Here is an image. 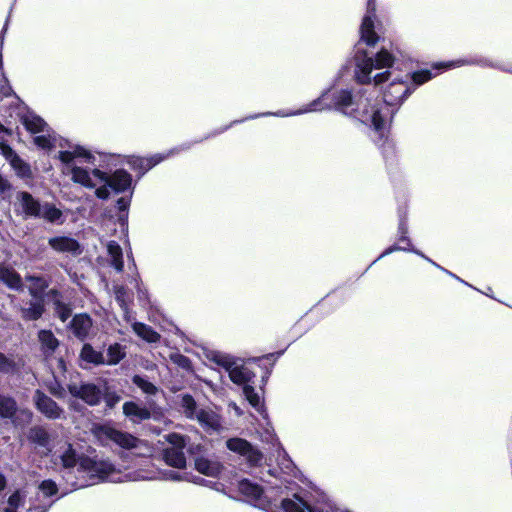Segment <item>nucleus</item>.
I'll list each match as a JSON object with an SVG mask.
<instances>
[{
    "instance_id": "obj_1",
    "label": "nucleus",
    "mask_w": 512,
    "mask_h": 512,
    "mask_svg": "<svg viewBox=\"0 0 512 512\" xmlns=\"http://www.w3.org/2000/svg\"><path fill=\"white\" fill-rule=\"evenodd\" d=\"M375 0H368L367 12L363 18L360 27V41L355 48V68L354 78L359 84H371L374 86L382 85L383 83L390 81L386 87L383 95V99H379L373 92L372 105L378 107H386L389 112L387 123L392 119L395 113V108L400 106L404 100L414 91V86L410 82V75L392 77L390 71H384L372 76L373 69L390 68L394 63L393 55L386 49L380 50L375 57L368 56L366 51L362 48V44L365 43L368 46H373L379 40V36L375 32Z\"/></svg>"
},
{
    "instance_id": "obj_2",
    "label": "nucleus",
    "mask_w": 512,
    "mask_h": 512,
    "mask_svg": "<svg viewBox=\"0 0 512 512\" xmlns=\"http://www.w3.org/2000/svg\"><path fill=\"white\" fill-rule=\"evenodd\" d=\"M58 159L63 174L71 176L74 183L96 188L95 194L99 199H107L111 190L120 193L131 187L132 177L127 171L119 169L109 175L101 170L102 155L82 146H69L67 150L59 151Z\"/></svg>"
},
{
    "instance_id": "obj_3",
    "label": "nucleus",
    "mask_w": 512,
    "mask_h": 512,
    "mask_svg": "<svg viewBox=\"0 0 512 512\" xmlns=\"http://www.w3.org/2000/svg\"><path fill=\"white\" fill-rule=\"evenodd\" d=\"M373 92L370 88H361L356 93L348 89H329L320 97L313 100L305 107L289 113L276 112L251 116L254 119L259 116L273 115L278 117L296 116L309 112L336 109L341 113L354 117L366 125L372 126L381 135L387 126L389 112L386 107L372 105Z\"/></svg>"
},
{
    "instance_id": "obj_4",
    "label": "nucleus",
    "mask_w": 512,
    "mask_h": 512,
    "mask_svg": "<svg viewBox=\"0 0 512 512\" xmlns=\"http://www.w3.org/2000/svg\"><path fill=\"white\" fill-rule=\"evenodd\" d=\"M62 451L58 457L65 469L74 468L79 462L77 471L89 477L90 482L80 483L77 487H84L94 484L96 481L124 482V481H145L156 479V474L152 470H135L122 473L115 466L106 460H95L92 458L78 459L75 450L70 443L64 442Z\"/></svg>"
},
{
    "instance_id": "obj_5",
    "label": "nucleus",
    "mask_w": 512,
    "mask_h": 512,
    "mask_svg": "<svg viewBox=\"0 0 512 512\" xmlns=\"http://www.w3.org/2000/svg\"><path fill=\"white\" fill-rule=\"evenodd\" d=\"M205 355L210 362L225 369L234 384L243 387L245 398L256 411L260 413L264 411L262 396L251 385L255 373L244 364L242 359L216 350L207 351Z\"/></svg>"
},
{
    "instance_id": "obj_6",
    "label": "nucleus",
    "mask_w": 512,
    "mask_h": 512,
    "mask_svg": "<svg viewBox=\"0 0 512 512\" xmlns=\"http://www.w3.org/2000/svg\"><path fill=\"white\" fill-rule=\"evenodd\" d=\"M21 121L30 133L35 134L34 143L39 148L50 150L57 145L56 136L40 116L28 111L23 114Z\"/></svg>"
},
{
    "instance_id": "obj_7",
    "label": "nucleus",
    "mask_w": 512,
    "mask_h": 512,
    "mask_svg": "<svg viewBox=\"0 0 512 512\" xmlns=\"http://www.w3.org/2000/svg\"><path fill=\"white\" fill-rule=\"evenodd\" d=\"M104 435L107 439L119 447L127 450H134L137 456H150L153 453V448L147 442L140 440L133 435L117 430L115 428L106 427L103 429Z\"/></svg>"
},
{
    "instance_id": "obj_8",
    "label": "nucleus",
    "mask_w": 512,
    "mask_h": 512,
    "mask_svg": "<svg viewBox=\"0 0 512 512\" xmlns=\"http://www.w3.org/2000/svg\"><path fill=\"white\" fill-rule=\"evenodd\" d=\"M166 440L169 444L163 451V459L167 465L182 469L186 466V457L184 454V448L186 446V440L182 435L171 433L166 436Z\"/></svg>"
},
{
    "instance_id": "obj_9",
    "label": "nucleus",
    "mask_w": 512,
    "mask_h": 512,
    "mask_svg": "<svg viewBox=\"0 0 512 512\" xmlns=\"http://www.w3.org/2000/svg\"><path fill=\"white\" fill-rule=\"evenodd\" d=\"M0 417L12 419L15 425H20L22 422L31 421L32 412L28 409L18 410L16 401L12 397L0 393Z\"/></svg>"
},
{
    "instance_id": "obj_10",
    "label": "nucleus",
    "mask_w": 512,
    "mask_h": 512,
    "mask_svg": "<svg viewBox=\"0 0 512 512\" xmlns=\"http://www.w3.org/2000/svg\"><path fill=\"white\" fill-rule=\"evenodd\" d=\"M226 446L230 451L243 456L252 465H256L262 460V454L242 438L228 439Z\"/></svg>"
},
{
    "instance_id": "obj_11",
    "label": "nucleus",
    "mask_w": 512,
    "mask_h": 512,
    "mask_svg": "<svg viewBox=\"0 0 512 512\" xmlns=\"http://www.w3.org/2000/svg\"><path fill=\"white\" fill-rule=\"evenodd\" d=\"M399 232L401 234L400 238H399V241L400 242H406L407 246H399V245H394V246H391L389 248H387L380 256L379 258H382L384 256H387L395 251H410V252H413L419 256H421L422 258H424L425 260H427L428 262H430L431 264H433L434 266H436L437 268L441 269L442 271H444L445 273H447L448 275L456 278V279H459L456 275H454L453 273L449 272L448 270L442 268L441 266H439L438 264H436L434 261H432L430 258H428L427 256H425L424 254H422L419 250H416L414 248H412L411 246V243L409 241V239L407 238L406 234L408 232V228H407V224L405 221L401 220L400 223H399Z\"/></svg>"
},
{
    "instance_id": "obj_12",
    "label": "nucleus",
    "mask_w": 512,
    "mask_h": 512,
    "mask_svg": "<svg viewBox=\"0 0 512 512\" xmlns=\"http://www.w3.org/2000/svg\"><path fill=\"white\" fill-rule=\"evenodd\" d=\"M68 390L72 396L82 399L87 404L97 405L102 398V391L94 384H70Z\"/></svg>"
},
{
    "instance_id": "obj_13",
    "label": "nucleus",
    "mask_w": 512,
    "mask_h": 512,
    "mask_svg": "<svg viewBox=\"0 0 512 512\" xmlns=\"http://www.w3.org/2000/svg\"><path fill=\"white\" fill-rule=\"evenodd\" d=\"M34 402L36 408L49 419H59L62 417L63 409L52 400L50 397L45 395L40 390H37L34 395Z\"/></svg>"
},
{
    "instance_id": "obj_14",
    "label": "nucleus",
    "mask_w": 512,
    "mask_h": 512,
    "mask_svg": "<svg viewBox=\"0 0 512 512\" xmlns=\"http://www.w3.org/2000/svg\"><path fill=\"white\" fill-rule=\"evenodd\" d=\"M28 439L38 448L42 449L41 453L48 456L52 453L53 445L49 432L42 426H34L28 432Z\"/></svg>"
},
{
    "instance_id": "obj_15",
    "label": "nucleus",
    "mask_w": 512,
    "mask_h": 512,
    "mask_svg": "<svg viewBox=\"0 0 512 512\" xmlns=\"http://www.w3.org/2000/svg\"><path fill=\"white\" fill-rule=\"evenodd\" d=\"M170 154H172V151H170L168 154H155L150 157L130 156L128 159V164L132 169L144 174L155 165L166 159Z\"/></svg>"
},
{
    "instance_id": "obj_16",
    "label": "nucleus",
    "mask_w": 512,
    "mask_h": 512,
    "mask_svg": "<svg viewBox=\"0 0 512 512\" xmlns=\"http://www.w3.org/2000/svg\"><path fill=\"white\" fill-rule=\"evenodd\" d=\"M123 413L133 423H139L151 418V412L147 407L141 406L133 401H128L123 404Z\"/></svg>"
},
{
    "instance_id": "obj_17",
    "label": "nucleus",
    "mask_w": 512,
    "mask_h": 512,
    "mask_svg": "<svg viewBox=\"0 0 512 512\" xmlns=\"http://www.w3.org/2000/svg\"><path fill=\"white\" fill-rule=\"evenodd\" d=\"M49 245L57 252L71 253L75 255L81 253L79 243L70 237L60 236L50 238Z\"/></svg>"
},
{
    "instance_id": "obj_18",
    "label": "nucleus",
    "mask_w": 512,
    "mask_h": 512,
    "mask_svg": "<svg viewBox=\"0 0 512 512\" xmlns=\"http://www.w3.org/2000/svg\"><path fill=\"white\" fill-rule=\"evenodd\" d=\"M91 328L92 319L87 314H78L72 319V332L80 340H84L88 337Z\"/></svg>"
},
{
    "instance_id": "obj_19",
    "label": "nucleus",
    "mask_w": 512,
    "mask_h": 512,
    "mask_svg": "<svg viewBox=\"0 0 512 512\" xmlns=\"http://www.w3.org/2000/svg\"><path fill=\"white\" fill-rule=\"evenodd\" d=\"M17 199L19 200L21 208L26 216H40L42 206L36 199L33 198V196L30 193L20 192L17 195Z\"/></svg>"
},
{
    "instance_id": "obj_20",
    "label": "nucleus",
    "mask_w": 512,
    "mask_h": 512,
    "mask_svg": "<svg viewBox=\"0 0 512 512\" xmlns=\"http://www.w3.org/2000/svg\"><path fill=\"white\" fill-rule=\"evenodd\" d=\"M206 430L218 431L221 427L220 417L210 409H201L195 417Z\"/></svg>"
},
{
    "instance_id": "obj_21",
    "label": "nucleus",
    "mask_w": 512,
    "mask_h": 512,
    "mask_svg": "<svg viewBox=\"0 0 512 512\" xmlns=\"http://www.w3.org/2000/svg\"><path fill=\"white\" fill-rule=\"evenodd\" d=\"M195 468L203 475L217 477L221 472L222 465L218 461L200 457L195 460Z\"/></svg>"
},
{
    "instance_id": "obj_22",
    "label": "nucleus",
    "mask_w": 512,
    "mask_h": 512,
    "mask_svg": "<svg viewBox=\"0 0 512 512\" xmlns=\"http://www.w3.org/2000/svg\"><path fill=\"white\" fill-rule=\"evenodd\" d=\"M44 312L43 299L33 298L21 307V314L25 320H37Z\"/></svg>"
},
{
    "instance_id": "obj_23",
    "label": "nucleus",
    "mask_w": 512,
    "mask_h": 512,
    "mask_svg": "<svg viewBox=\"0 0 512 512\" xmlns=\"http://www.w3.org/2000/svg\"><path fill=\"white\" fill-rule=\"evenodd\" d=\"M0 282H3L11 289L19 290L22 288L20 275L13 268L3 265H0Z\"/></svg>"
},
{
    "instance_id": "obj_24",
    "label": "nucleus",
    "mask_w": 512,
    "mask_h": 512,
    "mask_svg": "<svg viewBox=\"0 0 512 512\" xmlns=\"http://www.w3.org/2000/svg\"><path fill=\"white\" fill-rule=\"evenodd\" d=\"M26 280L29 283L28 290L33 298L43 299V293L48 287V281L43 277L38 276H26Z\"/></svg>"
},
{
    "instance_id": "obj_25",
    "label": "nucleus",
    "mask_w": 512,
    "mask_h": 512,
    "mask_svg": "<svg viewBox=\"0 0 512 512\" xmlns=\"http://www.w3.org/2000/svg\"><path fill=\"white\" fill-rule=\"evenodd\" d=\"M107 251L111 258V265L116 271L122 272L124 263L121 246L116 241H109L107 244Z\"/></svg>"
},
{
    "instance_id": "obj_26",
    "label": "nucleus",
    "mask_w": 512,
    "mask_h": 512,
    "mask_svg": "<svg viewBox=\"0 0 512 512\" xmlns=\"http://www.w3.org/2000/svg\"><path fill=\"white\" fill-rule=\"evenodd\" d=\"M133 331L143 340L149 343H156L160 339V335L154 331L150 326L140 323L134 322L132 324Z\"/></svg>"
},
{
    "instance_id": "obj_27",
    "label": "nucleus",
    "mask_w": 512,
    "mask_h": 512,
    "mask_svg": "<svg viewBox=\"0 0 512 512\" xmlns=\"http://www.w3.org/2000/svg\"><path fill=\"white\" fill-rule=\"evenodd\" d=\"M38 339L41 343L42 350L46 355L52 354L59 345L54 334L48 330H41L38 333Z\"/></svg>"
},
{
    "instance_id": "obj_28",
    "label": "nucleus",
    "mask_w": 512,
    "mask_h": 512,
    "mask_svg": "<svg viewBox=\"0 0 512 512\" xmlns=\"http://www.w3.org/2000/svg\"><path fill=\"white\" fill-rule=\"evenodd\" d=\"M80 357L82 360L95 365L105 364L104 354L96 351L90 344L83 346Z\"/></svg>"
},
{
    "instance_id": "obj_29",
    "label": "nucleus",
    "mask_w": 512,
    "mask_h": 512,
    "mask_svg": "<svg viewBox=\"0 0 512 512\" xmlns=\"http://www.w3.org/2000/svg\"><path fill=\"white\" fill-rule=\"evenodd\" d=\"M126 355L125 349L118 343L112 344L108 347L107 353L105 356V364L107 365H116L118 364Z\"/></svg>"
},
{
    "instance_id": "obj_30",
    "label": "nucleus",
    "mask_w": 512,
    "mask_h": 512,
    "mask_svg": "<svg viewBox=\"0 0 512 512\" xmlns=\"http://www.w3.org/2000/svg\"><path fill=\"white\" fill-rule=\"evenodd\" d=\"M10 165L19 177L25 179H29L32 177V171L29 164H27L19 156L14 157V160L10 162Z\"/></svg>"
},
{
    "instance_id": "obj_31",
    "label": "nucleus",
    "mask_w": 512,
    "mask_h": 512,
    "mask_svg": "<svg viewBox=\"0 0 512 512\" xmlns=\"http://www.w3.org/2000/svg\"><path fill=\"white\" fill-rule=\"evenodd\" d=\"M181 407H182L183 412L186 415V417L191 418V419L195 418L196 414L199 411V410H197L195 400L193 399L192 396H190L188 394L183 395V397L181 399Z\"/></svg>"
},
{
    "instance_id": "obj_32",
    "label": "nucleus",
    "mask_w": 512,
    "mask_h": 512,
    "mask_svg": "<svg viewBox=\"0 0 512 512\" xmlns=\"http://www.w3.org/2000/svg\"><path fill=\"white\" fill-rule=\"evenodd\" d=\"M62 216V212L53 205L45 204L41 208V214L39 217L46 219L49 222H56Z\"/></svg>"
},
{
    "instance_id": "obj_33",
    "label": "nucleus",
    "mask_w": 512,
    "mask_h": 512,
    "mask_svg": "<svg viewBox=\"0 0 512 512\" xmlns=\"http://www.w3.org/2000/svg\"><path fill=\"white\" fill-rule=\"evenodd\" d=\"M165 479L172 481H188L196 484H201L204 480L200 477H192L188 473H179L169 471L164 474Z\"/></svg>"
},
{
    "instance_id": "obj_34",
    "label": "nucleus",
    "mask_w": 512,
    "mask_h": 512,
    "mask_svg": "<svg viewBox=\"0 0 512 512\" xmlns=\"http://www.w3.org/2000/svg\"><path fill=\"white\" fill-rule=\"evenodd\" d=\"M133 383L146 394L154 395L157 392V387L154 384L139 375L133 377Z\"/></svg>"
},
{
    "instance_id": "obj_35",
    "label": "nucleus",
    "mask_w": 512,
    "mask_h": 512,
    "mask_svg": "<svg viewBox=\"0 0 512 512\" xmlns=\"http://www.w3.org/2000/svg\"><path fill=\"white\" fill-rule=\"evenodd\" d=\"M8 506L4 509V512H17V509L23 505V497L22 495L16 491L7 501Z\"/></svg>"
},
{
    "instance_id": "obj_36",
    "label": "nucleus",
    "mask_w": 512,
    "mask_h": 512,
    "mask_svg": "<svg viewBox=\"0 0 512 512\" xmlns=\"http://www.w3.org/2000/svg\"><path fill=\"white\" fill-rule=\"evenodd\" d=\"M433 77L432 73L429 70H421L413 73L410 76V81L412 80V84L421 85L427 81H429Z\"/></svg>"
},
{
    "instance_id": "obj_37",
    "label": "nucleus",
    "mask_w": 512,
    "mask_h": 512,
    "mask_svg": "<svg viewBox=\"0 0 512 512\" xmlns=\"http://www.w3.org/2000/svg\"><path fill=\"white\" fill-rule=\"evenodd\" d=\"M171 360L174 364L178 365L179 367L185 369V370H191V361L188 357L180 354V353H174L171 355Z\"/></svg>"
},
{
    "instance_id": "obj_38",
    "label": "nucleus",
    "mask_w": 512,
    "mask_h": 512,
    "mask_svg": "<svg viewBox=\"0 0 512 512\" xmlns=\"http://www.w3.org/2000/svg\"><path fill=\"white\" fill-rule=\"evenodd\" d=\"M15 369V363L12 359L6 357L4 354L0 353V372L1 373H11Z\"/></svg>"
},
{
    "instance_id": "obj_39",
    "label": "nucleus",
    "mask_w": 512,
    "mask_h": 512,
    "mask_svg": "<svg viewBox=\"0 0 512 512\" xmlns=\"http://www.w3.org/2000/svg\"><path fill=\"white\" fill-rule=\"evenodd\" d=\"M55 310L62 322H65L71 315V309L58 300L55 301Z\"/></svg>"
},
{
    "instance_id": "obj_40",
    "label": "nucleus",
    "mask_w": 512,
    "mask_h": 512,
    "mask_svg": "<svg viewBox=\"0 0 512 512\" xmlns=\"http://www.w3.org/2000/svg\"><path fill=\"white\" fill-rule=\"evenodd\" d=\"M115 298L121 308H127V293L126 289L123 286H115L114 288Z\"/></svg>"
},
{
    "instance_id": "obj_41",
    "label": "nucleus",
    "mask_w": 512,
    "mask_h": 512,
    "mask_svg": "<svg viewBox=\"0 0 512 512\" xmlns=\"http://www.w3.org/2000/svg\"><path fill=\"white\" fill-rule=\"evenodd\" d=\"M39 488L46 496H52L57 493V485L51 480L43 481Z\"/></svg>"
},
{
    "instance_id": "obj_42",
    "label": "nucleus",
    "mask_w": 512,
    "mask_h": 512,
    "mask_svg": "<svg viewBox=\"0 0 512 512\" xmlns=\"http://www.w3.org/2000/svg\"><path fill=\"white\" fill-rule=\"evenodd\" d=\"M0 150L9 163L14 160V157H18L17 153L6 143H0Z\"/></svg>"
},
{
    "instance_id": "obj_43",
    "label": "nucleus",
    "mask_w": 512,
    "mask_h": 512,
    "mask_svg": "<svg viewBox=\"0 0 512 512\" xmlns=\"http://www.w3.org/2000/svg\"><path fill=\"white\" fill-rule=\"evenodd\" d=\"M470 64L467 60H457V61H449L444 63H439L435 65V68L437 70H440L441 68H453V67H459L462 65Z\"/></svg>"
},
{
    "instance_id": "obj_44",
    "label": "nucleus",
    "mask_w": 512,
    "mask_h": 512,
    "mask_svg": "<svg viewBox=\"0 0 512 512\" xmlns=\"http://www.w3.org/2000/svg\"><path fill=\"white\" fill-rule=\"evenodd\" d=\"M120 401V396L116 393H107L105 395L106 405L110 408H113Z\"/></svg>"
},
{
    "instance_id": "obj_45",
    "label": "nucleus",
    "mask_w": 512,
    "mask_h": 512,
    "mask_svg": "<svg viewBox=\"0 0 512 512\" xmlns=\"http://www.w3.org/2000/svg\"><path fill=\"white\" fill-rule=\"evenodd\" d=\"M49 390H50V392H51L54 396L59 397V398L63 397V396H64V394H65V390H64V388H63V387H61V386H60V385H58V384H56V385H54V386H50Z\"/></svg>"
},
{
    "instance_id": "obj_46",
    "label": "nucleus",
    "mask_w": 512,
    "mask_h": 512,
    "mask_svg": "<svg viewBox=\"0 0 512 512\" xmlns=\"http://www.w3.org/2000/svg\"><path fill=\"white\" fill-rule=\"evenodd\" d=\"M10 189V184L9 182L3 178L2 176H0V194H3L5 193L6 191H8Z\"/></svg>"
},
{
    "instance_id": "obj_47",
    "label": "nucleus",
    "mask_w": 512,
    "mask_h": 512,
    "mask_svg": "<svg viewBox=\"0 0 512 512\" xmlns=\"http://www.w3.org/2000/svg\"><path fill=\"white\" fill-rule=\"evenodd\" d=\"M117 206H118L119 210L124 211L129 206V200L122 197V198L118 199Z\"/></svg>"
},
{
    "instance_id": "obj_48",
    "label": "nucleus",
    "mask_w": 512,
    "mask_h": 512,
    "mask_svg": "<svg viewBox=\"0 0 512 512\" xmlns=\"http://www.w3.org/2000/svg\"><path fill=\"white\" fill-rule=\"evenodd\" d=\"M6 485L5 477L0 473V490H2Z\"/></svg>"
},
{
    "instance_id": "obj_49",
    "label": "nucleus",
    "mask_w": 512,
    "mask_h": 512,
    "mask_svg": "<svg viewBox=\"0 0 512 512\" xmlns=\"http://www.w3.org/2000/svg\"><path fill=\"white\" fill-rule=\"evenodd\" d=\"M5 131H6L5 127L0 123V133L5 132Z\"/></svg>"
},
{
    "instance_id": "obj_50",
    "label": "nucleus",
    "mask_w": 512,
    "mask_h": 512,
    "mask_svg": "<svg viewBox=\"0 0 512 512\" xmlns=\"http://www.w3.org/2000/svg\"><path fill=\"white\" fill-rule=\"evenodd\" d=\"M2 45H3V39H2V37L0 36V49L2 48Z\"/></svg>"
},
{
    "instance_id": "obj_51",
    "label": "nucleus",
    "mask_w": 512,
    "mask_h": 512,
    "mask_svg": "<svg viewBox=\"0 0 512 512\" xmlns=\"http://www.w3.org/2000/svg\"><path fill=\"white\" fill-rule=\"evenodd\" d=\"M2 64V55L0 54V65Z\"/></svg>"
}]
</instances>
